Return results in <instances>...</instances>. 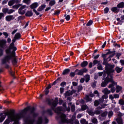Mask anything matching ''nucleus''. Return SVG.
<instances>
[{
  "label": "nucleus",
  "instance_id": "29",
  "mask_svg": "<svg viewBox=\"0 0 124 124\" xmlns=\"http://www.w3.org/2000/svg\"><path fill=\"white\" fill-rule=\"evenodd\" d=\"M102 103H100V102L98 100H95L94 102V106H98V105H99V104H102Z\"/></svg>",
  "mask_w": 124,
  "mask_h": 124
},
{
  "label": "nucleus",
  "instance_id": "10",
  "mask_svg": "<svg viewBox=\"0 0 124 124\" xmlns=\"http://www.w3.org/2000/svg\"><path fill=\"white\" fill-rule=\"evenodd\" d=\"M114 55H109V53H107L103 55V58L104 61H106V60L109 59V61H111V58L113 57Z\"/></svg>",
  "mask_w": 124,
  "mask_h": 124
},
{
  "label": "nucleus",
  "instance_id": "7",
  "mask_svg": "<svg viewBox=\"0 0 124 124\" xmlns=\"http://www.w3.org/2000/svg\"><path fill=\"white\" fill-rule=\"evenodd\" d=\"M27 6L22 5L20 7V8L18 9V13L19 14H21V15H23L25 13H26V11H27L26 9Z\"/></svg>",
  "mask_w": 124,
  "mask_h": 124
},
{
  "label": "nucleus",
  "instance_id": "3",
  "mask_svg": "<svg viewBox=\"0 0 124 124\" xmlns=\"http://www.w3.org/2000/svg\"><path fill=\"white\" fill-rule=\"evenodd\" d=\"M7 54L8 55L2 60V63H6V62H8L11 59H13V63H17V60H16V57L15 56V51L13 50L12 52L10 51L9 53Z\"/></svg>",
  "mask_w": 124,
  "mask_h": 124
},
{
  "label": "nucleus",
  "instance_id": "43",
  "mask_svg": "<svg viewBox=\"0 0 124 124\" xmlns=\"http://www.w3.org/2000/svg\"><path fill=\"white\" fill-rule=\"evenodd\" d=\"M117 21L118 22V25H122L123 21H122V20H121V18H118L117 19Z\"/></svg>",
  "mask_w": 124,
  "mask_h": 124
},
{
  "label": "nucleus",
  "instance_id": "18",
  "mask_svg": "<svg viewBox=\"0 0 124 124\" xmlns=\"http://www.w3.org/2000/svg\"><path fill=\"white\" fill-rule=\"evenodd\" d=\"M115 85L116 86V93H120V92H121V91H122V90L123 89V88L119 85H117V83L116 84H115Z\"/></svg>",
  "mask_w": 124,
  "mask_h": 124
},
{
  "label": "nucleus",
  "instance_id": "22",
  "mask_svg": "<svg viewBox=\"0 0 124 124\" xmlns=\"http://www.w3.org/2000/svg\"><path fill=\"white\" fill-rule=\"evenodd\" d=\"M69 72H70V70L69 69H66L63 71L62 75H66L68 74V73H69Z\"/></svg>",
  "mask_w": 124,
  "mask_h": 124
},
{
  "label": "nucleus",
  "instance_id": "14",
  "mask_svg": "<svg viewBox=\"0 0 124 124\" xmlns=\"http://www.w3.org/2000/svg\"><path fill=\"white\" fill-rule=\"evenodd\" d=\"M5 44H6V40H2L0 41V47L1 48H3L5 46Z\"/></svg>",
  "mask_w": 124,
  "mask_h": 124
},
{
  "label": "nucleus",
  "instance_id": "15",
  "mask_svg": "<svg viewBox=\"0 0 124 124\" xmlns=\"http://www.w3.org/2000/svg\"><path fill=\"white\" fill-rule=\"evenodd\" d=\"M115 120L118 124H124V121H123V119L122 118L117 117Z\"/></svg>",
  "mask_w": 124,
  "mask_h": 124
},
{
  "label": "nucleus",
  "instance_id": "30",
  "mask_svg": "<svg viewBox=\"0 0 124 124\" xmlns=\"http://www.w3.org/2000/svg\"><path fill=\"white\" fill-rule=\"evenodd\" d=\"M43 122V120H42V117H39L37 122V124H41Z\"/></svg>",
  "mask_w": 124,
  "mask_h": 124
},
{
  "label": "nucleus",
  "instance_id": "23",
  "mask_svg": "<svg viewBox=\"0 0 124 124\" xmlns=\"http://www.w3.org/2000/svg\"><path fill=\"white\" fill-rule=\"evenodd\" d=\"M118 8H124V2H121L117 5Z\"/></svg>",
  "mask_w": 124,
  "mask_h": 124
},
{
  "label": "nucleus",
  "instance_id": "61",
  "mask_svg": "<svg viewBox=\"0 0 124 124\" xmlns=\"http://www.w3.org/2000/svg\"><path fill=\"white\" fill-rule=\"evenodd\" d=\"M60 93H62L64 91V88L61 87L60 88Z\"/></svg>",
  "mask_w": 124,
  "mask_h": 124
},
{
  "label": "nucleus",
  "instance_id": "34",
  "mask_svg": "<svg viewBox=\"0 0 124 124\" xmlns=\"http://www.w3.org/2000/svg\"><path fill=\"white\" fill-rule=\"evenodd\" d=\"M90 81V75H87L85 76V82L88 83Z\"/></svg>",
  "mask_w": 124,
  "mask_h": 124
},
{
  "label": "nucleus",
  "instance_id": "17",
  "mask_svg": "<svg viewBox=\"0 0 124 124\" xmlns=\"http://www.w3.org/2000/svg\"><path fill=\"white\" fill-rule=\"evenodd\" d=\"M38 7V3L37 2H34L31 5V9H33V10L35 9V8H37V7Z\"/></svg>",
  "mask_w": 124,
  "mask_h": 124
},
{
  "label": "nucleus",
  "instance_id": "45",
  "mask_svg": "<svg viewBox=\"0 0 124 124\" xmlns=\"http://www.w3.org/2000/svg\"><path fill=\"white\" fill-rule=\"evenodd\" d=\"M117 10H118V8H117V7H112L111 8V11L113 12H117Z\"/></svg>",
  "mask_w": 124,
  "mask_h": 124
},
{
  "label": "nucleus",
  "instance_id": "26",
  "mask_svg": "<svg viewBox=\"0 0 124 124\" xmlns=\"http://www.w3.org/2000/svg\"><path fill=\"white\" fill-rule=\"evenodd\" d=\"M55 4H56V1L55 0H52L49 3V6H53Z\"/></svg>",
  "mask_w": 124,
  "mask_h": 124
},
{
  "label": "nucleus",
  "instance_id": "57",
  "mask_svg": "<svg viewBox=\"0 0 124 124\" xmlns=\"http://www.w3.org/2000/svg\"><path fill=\"white\" fill-rule=\"evenodd\" d=\"M70 76L71 77H74L75 76V72H71L70 73Z\"/></svg>",
  "mask_w": 124,
  "mask_h": 124
},
{
  "label": "nucleus",
  "instance_id": "39",
  "mask_svg": "<svg viewBox=\"0 0 124 124\" xmlns=\"http://www.w3.org/2000/svg\"><path fill=\"white\" fill-rule=\"evenodd\" d=\"M116 115L118 116V117H119V118H121V117H123V116H124V114L120 112H117Z\"/></svg>",
  "mask_w": 124,
  "mask_h": 124
},
{
  "label": "nucleus",
  "instance_id": "54",
  "mask_svg": "<svg viewBox=\"0 0 124 124\" xmlns=\"http://www.w3.org/2000/svg\"><path fill=\"white\" fill-rule=\"evenodd\" d=\"M108 12H109V8L107 7L104 9V13L107 14L108 13Z\"/></svg>",
  "mask_w": 124,
  "mask_h": 124
},
{
  "label": "nucleus",
  "instance_id": "40",
  "mask_svg": "<svg viewBox=\"0 0 124 124\" xmlns=\"http://www.w3.org/2000/svg\"><path fill=\"white\" fill-rule=\"evenodd\" d=\"M93 20H90L86 24V26H87V27H89V26H92V25H93Z\"/></svg>",
  "mask_w": 124,
  "mask_h": 124
},
{
  "label": "nucleus",
  "instance_id": "1",
  "mask_svg": "<svg viewBox=\"0 0 124 124\" xmlns=\"http://www.w3.org/2000/svg\"><path fill=\"white\" fill-rule=\"evenodd\" d=\"M58 98H55L54 100H52L48 103L49 105H51L52 110H53L55 113H57L58 117H56V119L57 120H60L61 123H64L68 124H74V120L76 119V113H75L72 116L71 119L68 120L66 119V115L62 113V111H63V110H62V108L58 107L55 109V107L58 105Z\"/></svg>",
  "mask_w": 124,
  "mask_h": 124
},
{
  "label": "nucleus",
  "instance_id": "25",
  "mask_svg": "<svg viewBox=\"0 0 124 124\" xmlns=\"http://www.w3.org/2000/svg\"><path fill=\"white\" fill-rule=\"evenodd\" d=\"M20 6H22V4H17L13 6L12 8H13L14 9H18V8H19Z\"/></svg>",
  "mask_w": 124,
  "mask_h": 124
},
{
  "label": "nucleus",
  "instance_id": "50",
  "mask_svg": "<svg viewBox=\"0 0 124 124\" xmlns=\"http://www.w3.org/2000/svg\"><path fill=\"white\" fill-rule=\"evenodd\" d=\"M61 13V11L60 10H58L55 12L54 15H59Z\"/></svg>",
  "mask_w": 124,
  "mask_h": 124
},
{
  "label": "nucleus",
  "instance_id": "35",
  "mask_svg": "<svg viewBox=\"0 0 124 124\" xmlns=\"http://www.w3.org/2000/svg\"><path fill=\"white\" fill-rule=\"evenodd\" d=\"M97 69H98V70H103V67H102V65L98 63V66H97Z\"/></svg>",
  "mask_w": 124,
  "mask_h": 124
},
{
  "label": "nucleus",
  "instance_id": "62",
  "mask_svg": "<svg viewBox=\"0 0 124 124\" xmlns=\"http://www.w3.org/2000/svg\"><path fill=\"white\" fill-rule=\"evenodd\" d=\"M47 112L48 114H49V115H52L53 114V113L52 112L51 109H48Z\"/></svg>",
  "mask_w": 124,
  "mask_h": 124
},
{
  "label": "nucleus",
  "instance_id": "55",
  "mask_svg": "<svg viewBox=\"0 0 124 124\" xmlns=\"http://www.w3.org/2000/svg\"><path fill=\"white\" fill-rule=\"evenodd\" d=\"M93 93L94 94H97V96L99 97V93H98V91H95L94 92H93Z\"/></svg>",
  "mask_w": 124,
  "mask_h": 124
},
{
  "label": "nucleus",
  "instance_id": "32",
  "mask_svg": "<svg viewBox=\"0 0 124 124\" xmlns=\"http://www.w3.org/2000/svg\"><path fill=\"white\" fill-rule=\"evenodd\" d=\"M80 124H88V121H87L85 119H81L80 120Z\"/></svg>",
  "mask_w": 124,
  "mask_h": 124
},
{
  "label": "nucleus",
  "instance_id": "63",
  "mask_svg": "<svg viewBox=\"0 0 124 124\" xmlns=\"http://www.w3.org/2000/svg\"><path fill=\"white\" fill-rule=\"evenodd\" d=\"M111 88L110 90H111V93H115V87H112Z\"/></svg>",
  "mask_w": 124,
  "mask_h": 124
},
{
  "label": "nucleus",
  "instance_id": "46",
  "mask_svg": "<svg viewBox=\"0 0 124 124\" xmlns=\"http://www.w3.org/2000/svg\"><path fill=\"white\" fill-rule=\"evenodd\" d=\"M83 90V87L81 85L79 86L78 88V92L79 93V92H81Z\"/></svg>",
  "mask_w": 124,
  "mask_h": 124
},
{
  "label": "nucleus",
  "instance_id": "42",
  "mask_svg": "<svg viewBox=\"0 0 124 124\" xmlns=\"http://www.w3.org/2000/svg\"><path fill=\"white\" fill-rule=\"evenodd\" d=\"M87 108H88V106H87V105H83L81 106V109L82 111H85Z\"/></svg>",
  "mask_w": 124,
  "mask_h": 124
},
{
  "label": "nucleus",
  "instance_id": "31",
  "mask_svg": "<svg viewBox=\"0 0 124 124\" xmlns=\"http://www.w3.org/2000/svg\"><path fill=\"white\" fill-rule=\"evenodd\" d=\"M15 37L17 39H19V38H21V34L20 33H16L15 34Z\"/></svg>",
  "mask_w": 124,
  "mask_h": 124
},
{
  "label": "nucleus",
  "instance_id": "44",
  "mask_svg": "<svg viewBox=\"0 0 124 124\" xmlns=\"http://www.w3.org/2000/svg\"><path fill=\"white\" fill-rule=\"evenodd\" d=\"M119 103L120 105H124V99H120L119 100Z\"/></svg>",
  "mask_w": 124,
  "mask_h": 124
},
{
  "label": "nucleus",
  "instance_id": "19",
  "mask_svg": "<svg viewBox=\"0 0 124 124\" xmlns=\"http://www.w3.org/2000/svg\"><path fill=\"white\" fill-rule=\"evenodd\" d=\"M46 7V5L43 4L38 8V11H42Z\"/></svg>",
  "mask_w": 124,
  "mask_h": 124
},
{
  "label": "nucleus",
  "instance_id": "8",
  "mask_svg": "<svg viewBox=\"0 0 124 124\" xmlns=\"http://www.w3.org/2000/svg\"><path fill=\"white\" fill-rule=\"evenodd\" d=\"M35 108L34 107H27L26 108L23 109V112H26L30 111L31 114H34V111Z\"/></svg>",
  "mask_w": 124,
  "mask_h": 124
},
{
  "label": "nucleus",
  "instance_id": "64",
  "mask_svg": "<svg viewBox=\"0 0 124 124\" xmlns=\"http://www.w3.org/2000/svg\"><path fill=\"white\" fill-rule=\"evenodd\" d=\"M120 62L121 63V65H124V60H121Z\"/></svg>",
  "mask_w": 124,
  "mask_h": 124
},
{
  "label": "nucleus",
  "instance_id": "11",
  "mask_svg": "<svg viewBox=\"0 0 124 124\" xmlns=\"http://www.w3.org/2000/svg\"><path fill=\"white\" fill-rule=\"evenodd\" d=\"M5 19L7 22H10V21L14 20L15 19V17L13 16H6Z\"/></svg>",
  "mask_w": 124,
  "mask_h": 124
},
{
  "label": "nucleus",
  "instance_id": "9",
  "mask_svg": "<svg viewBox=\"0 0 124 124\" xmlns=\"http://www.w3.org/2000/svg\"><path fill=\"white\" fill-rule=\"evenodd\" d=\"M76 93V91L73 90L72 91H67L64 94V96L65 97H67V96H69L70 95H72L73 93Z\"/></svg>",
  "mask_w": 124,
  "mask_h": 124
},
{
  "label": "nucleus",
  "instance_id": "24",
  "mask_svg": "<svg viewBox=\"0 0 124 124\" xmlns=\"http://www.w3.org/2000/svg\"><path fill=\"white\" fill-rule=\"evenodd\" d=\"M14 122V123H15V121H12L11 119H9L8 118V119H7V120H6L5 121V122L3 123V124H9L10 122Z\"/></svg>",
  "mask_w": 124,
  "mask_h": 124
},
{
  "label": "nucleus",
  "instance_id": "36",
  "mask_svg": "<svg viewBox=\"0 0 124 124\" xmlns=\"http://www.w3.org/2000/svg\"><path fill=\"white\" fill-rule=\"evenodd\" d=\"M87 112H88V114L89 115H90V116H94L95 113L94 112H93V111L87 110Z\"/></svg>",
  "mask_w": 124,
  "mask_h": 124
},
{
  "label": "nucleus",
  "instance_id": "56",
  "mask_svg": "<svg viewBox=\"0 0 124 124\" xmlns=\"http://www.w3.org/2000/svg\"><path fill=\"white\" fill-rule=\"evenodd\" d=\"M66 85V83L65 82H62L61 83L60 86L61 87H64Z\"/></svg>",
  "mask_w": 124,
  "mask_h": 124
},
{
  "label": "nucleus",
  "instance_id": "6",
  "mask_svg": "<svg viewBox=\"0 0 124 124\" xmlns=\"http://www.w3.org/2000/svg\"><path fill=\"white\" fill-rule=\"evenodd\" d=\"M86 72H88V70L86 68L81 70L77 69L75 70V74H77V75H80L81 76H82L84 73H86Z\"/></svg>",
  "mask_w": 124,
  "mask_h": 124
},
{
  "label": "nucleus",
  "instance_id": "58",
  "mask_svg": "<svg viewBox=\"0 0 124 124\" xmlns=\"http://www.w3.org/2000/svg\"><path fill=\"white\" fill-rule=\"evenodd\" d=\"M113 96L114 98H119V97H120V95L118 94H114Z\"/></svg>",
  "mask_w": 124,
  "mask_h": 124
},
{
  "label": "nucleus",
  "instance_id": "53",
  "mask_svg": "<svg viewBox=\"0 0 124 124\" xmlns=\"http://www.w3.org/2000/svg\"><path fill=\"white\" fill-rule=\"evenodd\" d=\"M18 19L19 20H24V19H25V16H19L18 17Z\"/></svg>",
  "mask_w": 124,
  "mask_h": 124
},
{
  "label": "nucleus",
  "instance_id": "37",
  "mask_svg": "<svg viewBox=\"0 0 124 124\" xmlns=\"http://www.w3.org/2000/svg\"><path fill=\"white\" fill-rule=\"evenodd\" d=\"M113 115H114V113L112 111H110L108 112V118H111L113 116Z\"/></svg>",
  "mask_w": 124,
  "mask_h": 124
},
{
  "label": "nucleus",
  "instance_id": "41",
  "mask_svg": "<svg viewBox=\"0 0 124 124\" xmlns=\"http://www.w3.org/2000/svg\"><path fill=\"white\" fill-rule=\"evenodd\" d=\"M2 12H3V13H8V9L6 8H3L2 10Z\"/></svg>",
  "mask_w": 124,
  "mask_h": 124
},
{
  "label": "nucleus",
  "instance_id": "13",
  "mask_svg": "<svg viewBox=\"0 0 124 124\" xmlns=\"http://www.w3.org/2000/svg\"><path fill=\"white\" fill-rule=\"evenodd\" d=\"M107 98H108V95H107V94H105L104 95L102 96L101 99H99L100 103H103L104 99H107Z\"/></svg>",
  "mask_w": 124,
  "mask_h": 124
},
{
  "label": "nucleus",
  "instance_id": "16",
  "mask_svg": "<svg viewBox=\"0 0 124 124\" xmlns=\"http://www.w3.org/2000/svg\"><path fill=\"white\" fill-rule=\"evenodd\" d=\"M102 92L105 94H109L111 93V91L108 89V88H105L102 91Z\"/></svg>",
  "mask_w": 124,
  "mask_h": 124
},
{
  "label": "nucleus",
  "instance_id": "49",
  "mask_svg": "<svg viewBox=\"0 0 124 124\" xmlns=\"http://www.w3.org/2000/svg\"><path fill=\"white\" fill-rule=\"evenodd\" d=\"M23 2L26 4H29L30 2H31V0H23Z\"/></svg>",
  "mask_w": 124,
  "mask_h": 124
},
{
  "label": "nucleus",
  "instance_id": "47",
  "mask_svg": "<svg viewBox=\"0 0 124 124\" xmlns=\"http://www.w3.org/2000/svg\"><path fill=\"white\" fill-rule=\"evenodd\" d=\"M14 12V10L13 9H10V10L8 9L7 14H12V13H13Z\"/></svg>",
  "mask_w": 124,
  "mask_h": 124
},
{
  "label": "nucleus",
  "instance_id": "38",
  "mask_svg": "<svg viewBox=\"0 0 124 124\" xmlns=\"http://www.w3.org/2000/svg\"><path fill=\"white\" fill-rule=\"evenodd\" d=\"M101 117H103V118H106L107 116V111H105L103 113L101 114Z\"/></svg>",
  "mask_w": 124,
  "mask_h": 124
},
{
  "label": "nucleus",
  "instance_id": "20",
  "mask_svg": "<svg viewBox=\"0 0 124 124\" xmlns=\"http://www.w3.org/2000/svg\"><path fill=\"white\" fill-rule=\"evenodd\" d=\"M25 16L27 17H31V16H32V12L27 11L25 14Z\"/></svg>",
  "mask_w": 124,
  "mask_h": 124
},
{
  "label": "nucleus",
  "instance_id": "60",
  "mask_svg": "<svg viewBox=\"0 0 124 124\" xmlns=\"http://www.w3.org/2000/svg\"><path fill=\"white\" fill-rule=\"evenodd\" d=\"M33 12H34V13H35V14L38 16V15H39V13L37 12V11L35 9H33Z\"/></svg>",
  "mask_w": 124,
  "mask_h": 124
},
{
  "label": "nucleus",
  "instance_id": "4",
  "mask_svg": "<svg viewBox=\"0 0 124 124\" xmlns=\"http://www.w3.org/2000/svg\"><path fill=\"white\" fill-rule=\"evenodd\" d=\"M16 40H17V39H16V38L15 37L12 40L13 42L10 44L9 49L6 50V54H9L11 50H13V51L17 50V47L15 46V44H14L15 42H16Z\"/></svg>",
  "mask_w": 124,
  "mask_h": 124
},
{
  "label": "nucleus",
  "instance_id": "27",
  "mask_svg": "<svg viewBox=\"0 0 124 124\" xmlns=\"http://www.w3.org/2000/svg\"><path fill=\"white\" fill-rule=\"evenodd\" d=\"M87 65H88V62L87 61H84L81 63V67H85Z\"/></svg>",
  "mask_w": 124,
  "mask_h": 124
},
{
  "label": "nucleus",
  "instance_id": "2",
  "mask_svg": "<svg viewBox=\"0 0 124 124\" xmlns=\"http://www.w3.org/2000/svg\"><path fill=\"white\" fill-rule=\"evenodd\" d=\"M115 67V65H112L110 64H107L105 67V71H104L103 76L105 77V75L107 74L108 77L105 79V81L101 83V87H106L107 84L109 83V82H111V84H109L108 86V88L109 89L112 88V87H114L115 86V84L117 85V82H115L114 80H113V75L112 73L115 71L114 68Z\"/></svg>",
  "mask_w": 124,
  "mask_h": 124
},
{
  "label": "nucleus",
  "instance_id": "5",
  "mask_svg": "<svg viewBox=\"0 0 124 124\" xmlns=\"http://www.w3.org/2000/svg\"><path fill=\"white\" fill-rule=\"evenodd\" d=\"M63 107L65 109L64 110V111H67V112H70V107L71 108V111L72 112H74L75 111V105L72 104V103H70L68 104V107L66 108V104L64 103L62 104Z\"/></svg>",
  "mask_w": 124,
  "mask_h": 124
},
{
  "label": "nucleus",
  "instance_id": "48",
  "mask_svg": "<svg viewBox=\"0 0 124 124\" xmlns=\"http://www.w3.org/2000/svg\"><path fill=\"white\" fill-rule=\"evenodd\" d=\"M65 16L66 21H69V20H70V16H69V15Z\"/></svg>",
  "mask_w": 124,
  "mask_h": 124
},
{
  "label": "nucleus",
  "instance_id": "51",
  "mask_svg": "<svg viewBox=\"0 0 124 124\" xmlns=\"http://www.w3.org/2000/svg\"><path fill=\"white\" fill-rule=\"evenodd\" d=\"M3 34L5 37V38H7L8 37V33L7 32H3Z\"/></svg>",
  "mask_w": 124,
  "mask_h": 124
},
{
  "label": "nucleus",
  "instance_id": "59",
  "mask_svg": "<svg viewBox=\"0 0 124 124\" xmlns=\"http://www.w3.org/2000/svg\"><path fill=\"white\" fill-rule=\"evenodd\" d=\"M100 113H101V110H96L95 111V114H96V115H99Z\"/></svg>",
  "mask_w": 124,
  "mask_h": 124
},
{
  "label": "nucleus",
  "instance_id": "21",
  "mask_svg": "<svg viewBox=\"0 0 124 124\" xmlns=\"http://www.w3.org/2000/svg\"><path fill=\"white\" fill-rule=\"evenodd\" d=\"M115 70L117 73H120V72H122L123 71V67L120 68L119 67H116Z\"/></svg>",
  "mask_w": 124,
  "mask_h": 124
},
{
  "label": "nucleus",
  "instance_id": "12",
  "mask_svg": "<svg viewBox=\"0 0 124 124\" xmlns=\"http://www.w3.org/2000/svg\"><path fill=\"white\" fill-rule=\"evenodd\" d=\"M19 3V0H11L10 1L8 2V5L9 6H12L14 3Z\"/></svg>",
  "mask_w": 124,
  "mask_h": 124
},
{
  "label": "nucleus",
  "instance_id": "33",
  "mask_svg": "<svg viewBox=\"0 0 124 124\" xmlns=\"http://www.w3.org/2000/svg\"><path fill=\"white\" fill-rule=\"evenodd\" d=\"M85 99L86 101L88 102L89 101H92V98H90V96L88 95H86L85 97Z\"/></svg>",
  "mask_w": 124,
  "mask_h": 124
},
{
  "label": "nucleus",
  "instance_id": "52",
  "mask_svg": "<svg viewBox=\"0 0 124 124\" xmlns=\"http://www.w3.org/2000/svg\"><path fill=\"white\" fill-rule=\"evenodd\" d=\"M98 62H99V61H98L96 60H94L93 62V65H95L96 64H97Z\"/></svg>",
  "mask_w": 124,
  "mask_h": 124
},
{
  "label": "nucleus",
  "instance_id": "28",
  "mask_svg": "<svg viewBox=\"0 0 124 124\" xmlns=\"http://www.w3.org/2000/svg\"><path fill=\"white\" fill-rule=\"evenodd\" d=\"M92 122L93 123V124H97L98 123V121H97V119L96 118H92L91 119Z\"/></svg>",
  "mask_w": 124,
  "mask_h": 124
}]
</instances>
